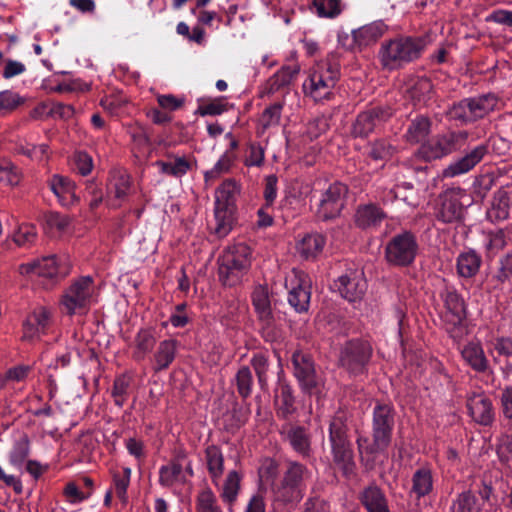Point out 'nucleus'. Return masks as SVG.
I'll use <instances>...</instances> for the list:
<instances>
[{
	"mask_svg": "<svg viewBox=\"0 0 512 512\" xmlns=\"http://www.w3.org/2000/svg\"><path fill=\"white\" fill-rule=\"evenodd\" d=\"M432 91V83L426 77L417 78L407 89L409 97L415 102H421Z\"/></svg>",
	"mask_w": 512,
	"mask_h": 512,
	"instance_id": "nucleus-57",
	"label": "nucleus"
},
{
	"mask_svg": "<svg viewBox=\"0 0 512 512\" xmlns=\"http://www.w3.org/2000/svg\"><path fill=\"white\" fill-rule=\"evenodd\" d=\"M157 343L156 330L152 327L141 328L135 334L132 358L143 361L155 348Z\"/></svg>",
	"mask_w": 512,
	"mask_h": 512,
	"instance_id": "nucleus-27",
	"label": "nucleus"
},
{
	"mask_svg": "<svg viewBox=\"0 0 512 512\" xmlns=\"http://www.w3.org/2000/svg\"><path fill=\"white\" fill-rule=\"evenodd\" d=\"M237 391L242 398H248L252 393L253 376L248 366H242L235 375Z\"/></svg>",
	"mask_w": 512,
	"mask_h": 512,
	"instance_id": "nucleus-53",
	"label": "nucleus"
},
{
	"mask_svg": "<svg viewBox=\"0 0 512 512\" xmlns=\"http://www.w3.org/2000/svg\"><path fill=\"white\" fill-rule=\"evenodd\" d=\"M207 470L213 484L218 485L224 472V456L217 445H209L205 449Z\"/></svg>",
	"mask_w": 512,
	"mask_h": 512,
	"instance_id": "nucleus-34",
	"label": "nucleus"
},
{
	"mask_svg": "<svg viewBox=\"0 0 512 512\" xmlns=\"http://www.w3.org/2000/svg\"><path fill=\"white\" fill-rule=\"evenodd\" d=\"M512 280V252L502 255L498 262L497 268L492 275V281L495 282V288H502L504 284Z\"/></svg>",
	"mask_w": 512,
	"mask_h": 512,
	"instance_id": "nucleus-42",
	"label": "nucleus"
},
{
	"mask_svg": "<svg viewBox=\"0 0 512 512\" xmlns=\"http://www.w3.org/2000/svg\"><path fill=\"white\" fill-rule=\"evenodd\" d=\"M463 190L460 188H450L445 190L441 198V206L436 214L437 219L443 223H453L461 218L463 205L461 197Z\"/></svg>",
	"mask_w": 512,
	"mask_h": 512,
	"instance_id": "nucleus-18",
	"label": "nucleus"
},
{
	"mask_svg": "<svg viewBox=\"0 0 512 512\" xmlns=\"http://www.w3.org/2000/svg\"><path fill=\"white\" fill-rule=\"evenodd\" d=\"M511 210V198L504 189L498 190L493 197L492 214L496 220H506Z\"/></svg>",
	"mask_w": 512,
	"mask_h": 512,
	"instance_id": "nucleus-49",
	"label": "nucleus"
},
{
	"mask_svg": "<svg viewBox=\"0 0 512 512\" xmlns=\"http://www.w3.org/2000/svg\"><path fill=\"white\" fill-rule=\"evenodd\" d=\"M464 362L475 372L485 373L489 370V360L480 342H468L461 349Z\"/></svg>",
	"mask_w": 512,
	"mask_h": 512,
	"instance_id": "nucleus-25",
	"label": "nucleus"
},
{
	"mask_svg": "<svg viewBox=\"0 0 512 512\" xmlns=\"http://www.w3.org/2000/svg\"><path fill=\"white\" fill-rule=\"evenodd\" d=\"M94 290L92 277L79 278L63 293L60 300L61 311L69 316L86 313L93 301Z\"/></svg>",
	"mask_w": 512,
	"mask_h": 512,
	"instance_id": "nucleus-5",
	"label": "nucleus"
},
{
	"mask_svg": "<svg viewBox=\"0 0 512 512\" xmlns=\"http://www.w3.org/2000/svg\"><path fill=\"white\" fill-rule=\"evenodd\" d=\"M310 476L311 473L305 465L289 461L281 484L276 489L277 498L285 503L300 501Z\"/></svg>",
	"mask_w": 512,
	"mask_h": 512,
	"instance_id": "nucleus-6",
	"label": "nucleus"
},
{
	"mask_svg": "<svg viewBox=\"0 0 512 512\" xmlns=\"http://www.w3.org/2000/svg\"><path fill=\"white\" fill-rule=\"evenodd\" d=\"M130 383L131 379L126 374H121L115 378L111 390L115 405L122 407L125 404L128 398Z\"/></svg>",
	"mask_w": 512,
	"mask_h": 512,
	"instance_id": "nucleus-52",
	"label": "nucleus"
},
{
	"mask_svg": "<svg viewBox=\"0 0 512 512\" xmlns=\"http://www.w3.org/2000/svg\"><path fill=\"white\" fill-rule=\"evenodd\" d=\"M133 150L139 157H146L154 147L155 141L148 135L147 130H135L131 134Z\"/></svg>",
	"mask_w": 512,
	"mask_h": 512,
	"instance_id": "nucleus-50",
	"label": "nucleus"
},
{
	"mask_svg": "<svg viewBox=\"0 0 512 512\" xmlns=\"http://www.w3.org/2000/svg\"><path fill=\"white\" fill-rule=\"evenodd\" d=\"M131 473L132 471L129 467H124L122 474H113L115 493L122 503H126L128 500L127 489L130 484Z\"/></svg>",
	"mask_w": 512,
	"mask_h": 512,
	"instance_id": "nucleus-58",
	"label": "nucleus"
},
{
	"mask_svg": "<svg viewBox=\"0 0 512 512\" xmlns=\"http://www.w3.org/2000/svg\"><path fill=\"white\" fill-rule=\"evenodd\" d=\"M277 413L282 418H288L295 412V399L292 395V389L287 384H281L279 394L277 395Z\"/></svg>",
	"mask_w": 512,
	"mask_h": 512,
	"instance_id": "nucleus-48",
	"label": "nucleus"
},
{
	"mask_svg": "<svg viewBox=\"0 0 512 512\" xmlns=\"http://www.w3.org/2000/svg\"><path fill=\"white\" fill-rule=\"evenodd\" d=\"M48 186L62 206L71 207L79 202V197L75 192V183L68 177L54 174L49 178Z\"/></svg>",
	"mask_w": 512,
	"mask_h": 512,
	"instance_id": "nucleus-20",
	"label": "nucleus"
},
{
	"mask_svg": "<svg viewBox=\"0 0 512 512\" xmlns=\"http://www.w3.org/2000/svg\"><path fill=\"white\" fill-rule=\"evenodd\" d=\"M281 109L282 105L280 103H276L265 109L261 117L263 128H271L279 125L285 126V124L281 123Z\"/></svg>",
	"mask_w": 512,
	"mask_h": 512,
	"instance_id": "nucleus-62",
	"label": "nucleus"
},
{
	"mask_svg": "<svg viewBox=\"0 0 512 512\" xmlns=\"http://www.w3.org/2000/svg\"><path fill=\"white\" fill-rule=\"evenodd\" d=\"M72 169L82 176H87L93 169L92 157L84 151L75 152L72 156Z\"/></svg>",
	"mask_w": 512,
	"mask_h": 512,
	"instance_id": "nucleus-61",
	"label": "nucleus"
},
{
	"mask_svg": "<svg viewBox=\"0 0 512 512\" xmlns=\"http://www.w3.org/2000/svg\"><path fill=\"white\" fill-rule=\"evenodd\" d=\"M70 225L68 216L58 212H47L43 215V229L50 235L62 234Z\"/></svg>",
	"mask_w": 512,
	"mask_h": 512,
	"instance_id": "nucleus-44",
	"label": "nucleus"
},
{
	"mask_svg": "<svg viewBox=\"0 0 512 512\" xmlns=\"http://www.w3.org/2000/svg\"><path fill=\"white\" fill-rule=\"evenodd\" d=\"M334 287L338 290L341 297L354 302L364 295L367 289L366 280L361 272H351L340 276L335 282Z\"/></svg>",
	"mask_w": 512,
	"mask_h": 512,
	"instance_id": "nucleus-19",
	"label": "nucleus"
},
{
	"mask_svg": "<svg viewBox=\"0 0 512 512\" xmlns=\"http://www.w3.org/2000/svg\"><path fill=\"white\" fill-rule=\"evenodd\" d=\"M318 16L333 18L341 13L340 0H313Z\"/></svg>",
	"mask_w": 512,
	"mask_h": 512,
	"instance_id": "nucleus-60",
	"label": "nucleus"
},
{
	"mask_svg": "<svg viewBox=\"0 0 512 512\" xmlns=\"http://www.w3.org/2000/svg\"><path fill=\"white\" fill-rule=\"evenodd\" d=\"M288 303L298 313L308 311L311 299V280L308 274L292 269L285 277Z\"/></svg>",
	"mask_w": 512,
	"mask_h": 512,
	"instance_id": "nucleus-8",
	"label": "nucleus"
},
{
	"mask_svg": "<svg viewBox=\"0 0 512 512\" xmlns=\"http://www.w3.org/2000/svg\"><path fill=\"white\" fill-rule=\"evenodd\" d=\"M418 244L415 236L408 231L395 235L385 247V258L393 265L406 266L413 262Z\"/></svg>",
	"mask_w": 512,
	"mask_h": 512,
	"instance_id": "nucleus-9",
	"label": "nucleus"
},
{
	"mask_svg": "<svg viewBox=\"0 0 512 512\" xmlns=\"http://www.w3.org/2000/svg\"><path fill=\"white\" fill-rule=\"evenodd\" d=\"M394 409L390 404L377 403L373 409L372 443L367 437H358L357 445L360 454H376L384 452L390 445L394 428Z\"/></svg>",
	"mask_w": 512,
	"mask_h": 512,
	"instance_id": "nucleus-1",
	"label": "nucleus"
},
{
	"mask_svg": "<svg viewBox=\"0 0 512 512\" xmlns=\"http://www.w3.org/2000/svg\"><path fill=\"white\" fill-rule=\"evenodd\" d=\"M236 210L214 206V225L211 226L213 234L218 238L226 237L233 228Z\"/></svg>",
	"mask_w": 512,
	"mask_h": 512,
	"instance_id": "nucleus-33",
	"label": "nucleus"
},
{
	"mask_svg": "<svg viewBox=\"0 0 512 512\" xmlns=\"http://www.w3.org/2000/svg\"><path fill=\"white\" fill-rule=\"evenodd\" d=\"M358 500L367 512H390L384 491L375 483L364 487L358 494Z\"/></svg>",
	"mask_w": 512,
	"mask_h": 512,
	"instance_id": "nucleus-21",
	"label": "nucleus"
},
{
	"mask_svg": "<svg viewBox=\"0 0 512 512\" xmlns=\"http://www.w3.org/2000/svg\"><path fill=\"white\" fill-rule=\"evenodd\" d=\"M252 263V250L245 243L228 246L219 258V278L224 285H236L248 272Z\"/></svg>",
	"mask_w": 512,
	"mask_h": 512,
	"instance_id": "nucleus-4",
	"label": "nucleus"
},
{
	"mask_svg": "<svg viewBox=\"0 0 512 512\" xmlns=\"http://www.w3.org/2000/svg\"><path fill=\"white\" fill-rule=\"evenodd\" d=\"M446 309L456 317L458 321L465 316V302L462 296L451 287H446L440 294Z\"/></svg>",
	"mask_w": 512,
	"mask_h": 512,
	"instance_id": "nucleus-39",
	"label": "nucleus"
},
{
	"mask_svg": "<svg viewBox=\"0 0 512 512\" xmlns=\"http://www.w3.org/2000/svg\"><path fill=\"white\" fill-rule=\"evenodd\" d=\"M426 41L422 37H399L382 44L379 57L381 64L388 70L402 67L404 64L418 59Z\"/></svg>",
	"mask_w": 512,
	"mask_h": 512,
	"instance_id": "nucleus-2",
	"label": "nucleus"
},
{
	"mask_svg": "<svg viewBox=\"0 0 512 512\" xmlns=\"http://www.w3.org/2000/svg\"><path fill=\"white\" fill-rule=\"evenodd\" d=\"M20 169L8 159L0 160V187H14L21 180Z\"/></svg>",
	"mask_w": 512,
	"mask_h": 512,
	"instance_id": "nucleus-47",
	"label": "nucleus"
},
{
	"mask_svg": "<svg viewBox=\"0 0 512 512\" xmlns=\"http://www.w3.org/2000/svg\"><path fill=\"white\" fill-rule=\"evenodd\" d=\"M240 192L241 185L235 179H226L215 190L214 206L236 210V201Z\"/></svg>",
	"mask_w": 512,
	"mask_h": 512,
	"instance_id": "nucleus-29",
	"label": "nucleus"
},
{
	"mask_svg": "<svg viewBox=\"0 0 512 512\" xmlns=\"http://www.w3.org/2000/svg\"><path fill=\"white\" fill-rule=\"evenodd\" d=\"M387 27L381 22H373L353 31L354 42L359 46H368L383 36Z\"/></svg>",
	"mask_w": 512,
	"mask_h": 512,
	"instance_id": "nucleus-35",
	"label": "nucleus"
},
{
	"mask_svg": "<svg viewBox=\"0 0 512 512\" xmlns=\"http://www.w3.org/2000/svg\"><path fill=\"white\" fill-rule=\"evenodd\" d=\"M497 103L498 98L491 93L463 99L451 108L449 117L459 120L461 124H468L493 111Z\"/></svg>",
	"mask_w": 512,
	"mask_h": 512,
	"instance_id": "nucleus-7",
	"label": "nucleus"
},
{
	"mask_svg": "<svg viewBox=\"0 0 512 512\" xmlns=\"http://www.w3.org/2000/svg\"><path fill=\"white\" fill-rule=\"evenodd\" d=\"M259 320L261 322V336L266 342L274 343L282 339V330L275 323L272 314L266 318H259Z\"/></svg>",
	"mask_w": 512,
	"mask_h": 512,
	"instance_id": "nucleus-56",
	"label": "nucleus"
},
{
	"mask_svg": "<svg viewBox=\"0 0 512 512\" xmlns=\"http://www.w3.org/2000/svg\"><path fill=\"white\" fill-rule=\"evenodd\" d=\"M326 244L325 237L318 233L305 235L296 245L299 256L305 260H314Z\"/></svg>",
	"mask_w": 512,
	"mask_h": 512,
	"instance_id": "nucleus-31",
	"label": "nucleus"
},
{
	"mask_svg": "<svg viewBox=\"0 0 512 512\" xmlns=\"http://www.w3.org/2000/svg\"><path fill=\"white\" fill-rule=\"evenodd\" d=\"M339 68L336 64L323 63L309 75L307 83H304V89L309 88L310 95L315 99L328 98L331 90L339 80Z\"/></svg>",
	"mask_w": 512,
	"mask_h": 512,
	"instance_id": "nucleus-10",
	"label": "nucleus"
},
{
	"mask_svg": "<svg viewBox=\"0 0 512 512\" xmlns=\"http://www.w3.org/2000/svg\"><path fill=\"white\" fill-rule=\"evenodd\" d=\"M30 453V444L26 436L15 441L9 452V463L16 469L21 470Z\"/></svg>",
	"mask_w": 512,
	"mask_h": 512,
	"instance_id": "nucleus-46",
	"label": "nucleus"
},
{
	"mask_svg": "<svg viewBox=\"0 0 512 512\" xmlns=\"http://www.w3.org/2000/svg\"><path fill=\"white\" fill-rule=\"evenodd\" d=\"M371 345L364 340H350L341 350L340 362L343 367L352 373H360L370 360Z\"/></svg>",
	"mask_w": 512,
	"mask_h": 512,
	"instance_id": "nucleus-12",
	"label": "nucleus"
},
{
	"mask_svg": "<svg viewBox=\"0 0 512 512\" xmlns=\"http://www.w3.org/2000/svg\"><path fill=\"white\" fill-rule=\"evenodd\" d=\"M183 467L170 461L159 469V483L163 487H172L176 482H186Z\"/></svg>",
	"mask_w": 512,
	"mask_h": 512,
	"instance_id": "nucleus-45",
	"label": "nucleus"
},
{
	"mask_svg": "<svg viewBox=\"0 0 512 512\" xmlns=\"http://www.w3.org/2000/svg\"><path fill=\"white\" fill-rule=\"evenodd\" d=\"M226 110L227 103H225L221 98L214 100H201L197 109L195 110V114L200 116H215L220 115Z\"/></svg>",
	"mask_w": 512,
	"mask_h": 512,
	"instance_id": "nucleus-59",
	"label": "nucleus"
},
{
	"mask_svg": "<svg viewBox=\"0 0 512 512\" xmlns=\"http://www.w3.org/2000/svg\"><path fill=\"white\" fill-rule=\"evenodd\" d=\"M482 504L472 491L459 493L452 501L450 512H480Z\"/></svg>",
	"mask_w": 512,
	"mask_h": 512,
	"instance_id": "nucleus-40",
	"label": "nucleus"
},
{
	"mask_svg": "<svg viewBox=\"0 0 512 512\" xmlns=\"http://www.w3.org/2000/svg\"><path fill=\"white\" fill-rule=\"evenodd\" d=\"M131 186V176L125 169L114 168L110 171L107 182L108 197L123 201L129 195Z\"/></svg>",
	"mask_w": 512,
	"mask_h": 512,
	"instance_id": "nucleus-24",
	"label": "nucleus"
},
{
	"mask_svg": "<svg viewBox=\"0 0 512 512\" xmlns=\"http://www.w3.org/2000/svg\"><path fill=\"white\" fill-rule=\"evenodd\" d=\"M347 424L343 415H335L329 424V442L333 462L350 479L355 475L356 464L353 450L347 435Z\"/></svg>",
	"mask_w": 512,
	"mask_h": 512,
	"instance_id": "nucleus-3",
	"label": "nucleus"
},
{
	"mask_svg": "<svg viewBox=\"0 0 512 512\" xmlns=\"http://www.w3.org/2000/svg\"><path fill=\"white\" fill-rule=\"evenodd\" d=\"M53 323V310L46 306H37L23 322L22 339L35 342L47 333Z\"/></svg>",
	"mask_w": 512,
	"mask_h": 512,
	"instance_id": "nucleus-13",
	"label": "nucleus"
},
{
	"mask_svg": "<svg viewBox=\"0 0 512 512\" xmlns=\"http://www.w3.org/2000/svg\"><path fill=\"white\" fill-rule=\"evenodd\" d=\"M500 411L504 419L512 420V385L505 386L499 396Z\"/></svg>",
	"mask_w": 512,
	"mask_h": 512,
	"instance_id": "nucleus-63",
	"label": "nucleus"
},
{
	"mask_svg": "<svg viewBox=\"0 0 512 512\" xmlns=\"http://www.w3.org/2000/svg\"><path fill=\"white\" fill-rule=\"evenodd\" d=\"M251 298L258 318H266L272 314L271 302L267 286H256L252 292Z\"/></svg>",
	"mask_w": 512,
	"mask_h": 512,
	"instance_id": "nucleus-43",
	"label": "nucleus"
},
{
	"mask_svg": "<svg viewBox=\"0 0 512 512\" xmlns=\"http://www.w3.org/2000/svg\"><path fill=\"white\" fill-rule=\"evenodd\" d=\"M37 240V229L32 224H21L13 234V241L19 247H30Z\"/></svg>",
	"mask_w": 512,
	"mask_h": 512,
	"instance_id": "nucleus-54",
	"label": "nucleus"
},
{
	"mask_svg": "<svg viewBox=\"0 0 512 512\" xmlns=\"http://www.w3.org/2000/svg\"><path fill=\"white\" fill-rule=\"evenodd\" d=\"M250 364L256 373L260 387L264 388L268 382L269 357L265 353L257 352L253 354Z\"/></svg>",
	"mask_w": 512,
	"mask_h": 512,
	"instance_id": "nucleus-51",
	"label": "nucleus"
},
{
	"mask_svg": "<svg viewBox=\"0 0 512 512\" xmlns=\"http://www.w3.org/2000/svg\"><path fill=\"white\" fill-rule=\"evenodd\" d=\"M179 342L176 339H164L159 342L151 361L153 370L159 372L166 370L175 360Z\"/></svg>",
	"mask_w": 512,
	"mask_h": 512,
	"instance_id": "nucleus-26",
	"label": "nucleus"
},
{
	"mask_svg": "<svg viewBox=\"0 0 512 512\" xmlns=\"http://www.w3.org/2000/svg\"><path fill=\"white\" fill-rule=\"evenodd\" d=\"M197 512H223L218 505L216 495L210 488L202 490L196 499Z\"/></svg>",
	"mask_w": 512,
	"mask_h": 512,
	"instance_id": "nucleus-55",
	"label": "nucleus"
},
{
	"mask_svg": "<svg viewBox=\"0 0 512 512\" xmlns=\"http://www.w3.org/2000/svg\"><path fill=\"white\" fill-rule=\"evenodd\" d=\"M385 218V212L373 203L359 205L354 216L355 224L362 229L377 227Z\"/></svg>",
	"mask_w": 512,
	"mask_h": 512,
	"instance_id": "nucleus-30",
	"label": "nucleus"
},
{
	"mask_svg": "<svg viewBox=\"0 0 512 512\" xmlns=\"http://www.w3.org/2000/svg\"><path fill=\"white\" fill-rule=\"evenodd\" d=\"M18 271L23 276L47 279H54L67 273V269L58 262L54 255L21 264Z\"/></svg>",
	"mask_w": 512,
	"mask_h": 512,
	"instance_id": "nucleus-16",
	"label": "nucleus"
},
{
	"mask_svg": "<svg viewBox=\"0 0 512 512\" xmlns=\"http://www.w3.org/2000/svg\"><path fill=\"white\" fill-rule=\"evenodd\" d=\"M240 482L241 475L236 470L230 471L225 478L220 496L223 502L227 503L229 506H232L237 500L240 491Z\"/></svg>",
	"mask_w": 512,
	"mask_h": 512,
	"instance_id": "nucleus-41",
	"label": "nucleus"
},
{
	"mask_svg": "<svg viewBox=\"0 0 512 512\" xmlns=\"http://www.w3.org/2000/svg\"><path fill=\"white\" fill-rule=\"evenodd\" d=\"M507 245L504 230L500 229L490 232L487 235L486 249L492 252H499Z\"/></svg>",
	"mask_w": 512,
	"mask_h": 512,
	"instance_id": "nucleus-64",
	"label": "nucleus"
},
{
	"mask_svg": "<svg viewBox=\"0 0 512 512\" xmlns=\"http://www.w3.org/2000/svg\"><path fill=\"white\" fill-rule=\"evenodd\" d=\"M226 138L229 140V149H227L222 154V156L210 170L205 171L204 179L206 183L214 182L223 174L228 173L232 167V164L236 158V155L233 151L238 147V141L231 132L226 134Z\"/></svg>",
	"mask_w": 512,
	"mask_h": 512,
	"instance_id": "nucleus-23",
	"label": "nucleus"
},
{
	"mask_svg": "<svg viewBox=\"0 0 512 512\" xmlns=\"http://www.w3.org/2000/svg\"><path fill=\"white\" fill-rule=\"evenodd\" d=\"M299 71L300 67L298 64L283 66L267 81V92L272 94L288 86Z\"/></svg>",
	"mask_w": 512,
	"mask_h": 512,
	"instance_id": "nucleus-36",
	"label": "nucleus"
},
{
	"mask_svg": "<svg viewBox=\"0 0 512 512\" xmlns=\"http://www.w3.org/2000/svg\"><path fill=\"white\" fill-rule=\"evenodd\" d=\"M482 257L474 249H467L459 253L456 258V272L461 278L471 279L475 277L481 268Z\"/></svg>",
	"mask_w": 512,
	"mask_h": 512,
	"instance_id": "nucleus-28",
	"label": "nucleus"
},
{
	"mask_svg": "<svg viewBox=\"0 0 512 512\" xmlns=\"http://www.w3.org/2000/svg\"><path fill=\"white\" fill-rule=\"evenodd\" d=\"M285 439L295 452L303 457H308L311 452L310 437L304 427L290 426L284 432Z\"/></svg>",
	"mask_w": 512,
	"mask_h": 512,
	"instance_id": "nucleus-32",
	"label": "nucleus"
},
{
	"mask_svg": "<svg viewBox=\"0 0 512 512\" xmlns=\"http://www.w3.org/2000/svg\"><path fill=\"white\" fill-rule=\"evenodd\" d=\"M466 407L470 417L479 425L491 426L495 420V409L492 400L484 392H473L468 395Z\"/></svg>",
	"mask_w": 512,
	"mask_h": 512,
	"instance_id": "nucleus-17",
	"label": "nucleus"
},
{
	"mask_svg": "<svg viewBox=\"0 0 512 512\" xmlns=\"http://www.w3.org/2000/svg\"><path fill=\"white\" fill-rule=\"evenodd\" d=\"M466 135L448 130L435 138L423 143L419 149L420 155L427 161L439 159L451 153Z\"/></svg>",
	"mask_w": 512,
	"mask_h": 512,
	"instance_id": "nucleus-11",
	"label": "nucleus"
},
{
	"mask_svg": "<svg viewBox=\"0 0 512 512\" xmlns=\"http://www.w3.org/2000/svg\"><path fill=\"white\" fill-rule=\"evenodd\" d=\"M389 109L381 107L370 108L357 116L356 125L361 128L382 126L391 117Z\"/></svg>",
	"mask_w": 512,
	"mask_h": 512,
	"instance_id": "nucleus-37",
	"label": "nucleus"
},
{
	"mask_svg": "<svg viewBox=\"0 0 512 512\" xmlns=\"http://www.w3.org/2000/svg\"><path fill=\"white\" fill-rule=\"evenodd\" d=\"M347 186L340 182H334L322 194L318 207V216L323 220L337 217L344 207V198L347 194Z\"/></svg>",
	"mask_w": 512,
	"mask_h": 512,
	"instance_id": "nucleus-14",
	"label": "nucleus"
},
{
	"mask_svg": "<svg viewBox=\"0 0 512 512\" xmlns=\"http://www.w3.org/2000/svg\"><path fill=\"white\" fill-rule=\"evenodd\" d=\"M486 153L487 147L485 145L474 147L469 153L452 162L445 168L443 175L445 177H455L469 172L483 159Z\"/></svg>",
	"mask_w": 512,
	"mask_h": 512,
	"instance_id": "nucleus-22",
	"label": "nucleus"
},
{
	"mask_svg": "<svg viewBox=\"0 0 512 512\" xmlns=\"http://www.w3.org/2000/svg\"><path fill=\"white\" fill-rule=\"evenodd\" d=\"M292 364L294 376L298 380L302 390L307 393H313L320 385V379L316 375L311 357L300 351H296L292 355Z\"/></svg>",
	"mask_w": 512,
	"mask_h": 512,
	"instance_id": "nucleus-15",
	"label": "nucleus"
},
{
	"mask_svg": "<svg viewBox=\"0 0 512 512\" xmlns=\"http://www.w3.org/2000/svg\"><path fill=\"white\" fill-rule=\"evenodd\" d=\"M433 490V475L429 468L422 467L412 476L411 492L418 498L428 495Z\"/></svg>",
	"mask_w": 512,
	"mask_h": 512,
	"instance_id": "nucleus-38",
	"label": "nucleus"
}]
</instances>
